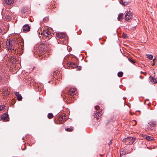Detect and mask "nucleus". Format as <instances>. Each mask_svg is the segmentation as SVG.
Listing matches in <instances>:
<instances>
[{"label":"nucleus","mask_w":157,"mask_h":157,"mask_svg":"<svg viewBox=\"0 0 157 157\" xmlns=\"http://www.w3.org/2000/svg\"><path fill=\"white\" fill-rule=\"evenodd\" d=\"M27 10V7H23L21 10V12L22 13H25Z\"/></svg>","instance_id":"a211bd4d"},{"label":"nucleus","mask_w":157,"mask_h":157,"mask_svg":"<svg viewBox=\"0 0 157 157\" xmlns=\"http://www.w3.org/2000/svg\"><path fill=\"white\" fill-rule=\"evenodd\" d=\"M48 20V18L47 17H45L43 19V21L44 22H47Z\"/></svg>","instance_id":"cd10ccee"},{"label":"nucleus","mask_w":157,"mask_h":157,"mask_svg":"<svg viewBox=\"0 0 157 157\" xmlns=\"http://www.w3.org/2000/svg\"><path fill=\"white\" fill-rule=\"evenodd\" d=\"M150 81L152 82H154V83H156L157 82V80L156 78H153L152 76H150L149 77Z\"/></svg>","instance_id":"dca6fc26"},{"label":"nucleus","mask_w":157,"mask_h":157,"mask_svg":"<svg viewBox=\"0 0 157 157\" xmlns=\"http://www.w3.org/2000/svg\"><path fill=\"white\" fill-rule=\"evenodd\" d=\"M64 39H57V42L58 44H64L65 42L64 41Z\"/></svg>","instance_id":"2eb2a0df"},{"label":"nucleus","mask_w":157,"mask_h":157,"mask_svg":"<svg viewBox=\"0 0 157 157\" xmlns=\"http://www.w3.org/2000/svg\"><path fill=\"white\" fill-rule=\"evenodd\" d=\"M95 115H94V117H96L97 119H98V117L99 116H101L102 114V110L100 111H96V113H94Z\"/></svg>","instance_id":"1a4fd4ad"},{"label":"nucleus","mask_w":157,"mask_h":157,"mask_svg":"<svg viewBox=\"0 0 157 157\" xmlns=\"http://www.w3.org/2000/svg\"><path fill=\"white\" fill-rule=\"evenodd\" d=\"M42 34L45 37H46V40H49L50 35V33L49 31L47 30H44L42 33Z\"/></svg>","instance_id":"20e7f679"},{"label":"nucleus","mask_w":157,"mask_h":157,"mask_svg":"<svg viewBox=\"0 0 157 157\" xmlns=\"http://www.w3.org/2000/svg\"><path fill=\"white\" fill-rule=\"evenodd\" d=\"M78 70H81V67H78L77 69Z\"/></svg>","instance_id":"f704fd0d"},{"label":"nucleus","mask_w":157,"mask_h":157,"mask_svg":"<svg viewBox=\"0 0 157 157\" xmlns=\"http://www.w3.org/2000/svg\"><path fill=\"white\" fill-rule=\"evenodd\" d=\"M120 3L121 4L124 6H126L128 5V2H127L124 1L123 0L121 1Z\"/></svg>","instance_id":"6ab92c4d"},{"label":"nucleus","mask_w":157,"mask_h":157,"mask_svg":"<svg viewBox=\"0 0 157 157\" xmlns=\"http://www.w3.org/2000/svg\"><path fill=\"white\" fill-rule=\"evenodd\" d=\"M145 138L149 141L152 140L154 139L153 137L148 136H146Z\"/></svg>","instance_id":"f3484780"},{"label":"nucleus","mask_w":157,"mask_h":157,"mask_svg":"<svg viewBox=\"0 0 157 157\" xmlns=\"http://www.w3.org/2000/svg\"><path fill=\"white\" fill-rule=\"evenodd\" d=\"M132 12L130 11H127L126 12L125 15V20L128 21L130 19H132Z\"/></svg>","instance_id":"7ed1b4c3"},{"label":"nucleus","mask_w":157,"mask_h":157,"mask_svg":"<svg viewBox=\"0 0 157 157\" xmlns=\"http://www.w3.org/2000/svg\"><path fill=\"white\" fill-rule=\"evenodd\" d=\"M1 31H2L1 29V28H0V33H1Z\"/></svg>","instance_id":"ea45409f"},{"label":"nucleus","mask_w":157,"mask_h":157,"mask_svg":"<svg viewBox=\"0 0 157 157\" xmlns=\"http://www.w3.org/2000/svg\"><path fill=\"white\" fill-rule=\"evenodd\" d=\"M6 45L7 46V48L11 51L12 52L15 53V50L14 51V49L12 43V41H10L9 40L8 41L6 42Z\"/></svg>","instance_id":"f03ea898"},{"label":"nucleus","mask_w":157,"mask_h":157,"mask_svg":"<svg viewBox=\"0 0 157 157\" xmlns=\"http://www.w3.org/2000/svg\"><path fill=\"white\" fill-rule=\"evenodd\" d=\"M120 154L121 156V155L125 154L126 153H125V152L124 153L123 151L121 152V151H120Z\"/></svg>","instance_id":"c756f323"},{"label":"nucleus","mask_w":157,"mask_h":157,"mask_svg":"<svg viewBox=\"0 0 157 157\" xmlns=\"http://www.w3.org/2000/svg\"><path fill=\"white\" fill-rule=\"evenodd\" d=\"M45 48H43V49L42 48L41 49H40L39 51L41 52H42L43 53H44V52H45Z\"/></svg>","instance_id":"a878e982"},{"label":"nucleus","mask_w":157,"mask_h":157,"mask_svg":"<svg viewBox=\"0 0 157 157\" xmlns=\"http://www.w3.org/2000/svg\"><path fill=\"white\" fill-rule=\"evenodd\" d=\"M123 14L122 13H120L118 15L117 17V20L120 21H121L123 18Z\"/></svg>","instance_id":"ddd939ff"},{"label":"nucleus","mask_w":157,"mask_h":157,"mask_svg":"<svg viewBox=\"0 0 157 157\" xmlns=\"http://www.w3.org/2000/svg\"><path fill=\"white\" fill-rule=\"evenodd\" d=\"M136 139L131 137H129L124 138L122 140L124 143H126V144L131 145L133 144Z\"/></svg>","instance_id":"f257e3e1"},{"label":"nucleus","mask_w":157,"mask_h":157,"mask_svg":"<svg viewBox=\"0 0 157 157\" xmlns=\"http://www.w3.org/2000/svg\"><path fill=\"white\" fill-rule=\"evenodd\" d=\"M6 21H10L11 19V18L10 16L8 15H6L5 17Z\"/></svg>","instance_id":"aec40b11"},{"label":"nucleus","mask_w":157,"mask_h":157,"mask_svg":"<svg viewBox=\"0 0 157 157\" xmlns=\"http://www.w3.org/2000/svg\"><path fill=\"white\" fill-rule=\"evenodd\" d=\"M76 91V88H71L70 90L68 92V94L69 95H73L75 94Z\"/></svg>","instance_id":"0eeeda50"},{"label":"nucleus","mask_w":157,"mask_h":157,"mask_svg":"<svg viewBox=\"0 0 157 157\" xmlns=\"http://www.w3.org/2000/svg\"><path fill=\"white\" fill-rule=\"evenodd\" d=\"M53 117V114L51 113H49L48 114V117L49 119H51Z\"/></svg>","instance_id":"412c9836"},{"label":"nucleus","mask_w":157,"mask_h":157,"mask_svg":"<svg viewBox=\"0 0 157 157\" xmlns=\"http://www.w3.org/2000/svg\"><path fill=\"white\" fill-rule=\"evenodd\" d=\"M100 156H101V154H100Z\"/></svg>","instance_id":"a19ab883"},{"label":"nucleus","mask_w":157,"mask_h":157,"mask_svg":"<svg viewBox=\"0 0 157 157\" xmlns=\"http://www.w3.org/2000/svg\"><path fill=\"white\" fill-rule=\"evenodd\" d=\"M147 130H149V129H151V130H152L153 129H151V128H148H148H147Z\"/></svg>","instance_id":"72a5a7b5"},{"label":"nucleus","mask_w":157,"mask_h":157,"mask_svg":"<svg viewBox=\"0 0 157 157\" xmlns=\"http://www.w3.org/2000/svg\"><path fill=\"white\" fill-rule=\"evenodd\" d=\"M140 78H141V79H142L144 77L143 76H142L140 75Z\"/></svg>","instance_id":"473e14b6"},{"label":"nucleus","mask_w":157,"mask_h":157,"mask_svg":"<svg viewBox=\"0 0 157 157\" xmlns=\"http://www.w3.org/2000/svg\"><path fill=\"white\" fill-rule=\"evenodd\" d=\"M112 140H111L110 142L109 143V146H110V145L112 144Z\"/></svg>","instance_id":"2f4dec72"},{"label":"nucleus","mask_w":157,"mask_h":157,"mask_svg":"<svg viewBox=\"0 0 157 157\" xmlns=\"http://www.w3.org/2000/svg\"><path fill=\"white\" fill-rule=\"evenodd\" d=\"M15 94L17 96V98L18 101H21L22 100V97L21 94H19V92H15Z\"/></svg>","instance_id":"9b49d317"},{"label":"nucleus","mask_w":157,"mask_h":157,"mask_svg":"<svg viewBox=\"0 0 157 157\" xmlns=\"http://www.w3.org/2000/svg\"><path fill=\"white\" fill-rule=\"evenodd\" d=\"M5 2L7 4L11 5L14 2L13 0H4Z\"/></svg>","instance_id":"4468645a"},{"label":"nucleus","mask_w":157,"mask_h":157,"mask_svg":"<svg viewBox=\"0 0 157 157\" xmlns=\"http://www.w3.org/2000/svg\"><path fill=\"white\" fill-rule=\"evenodd\" d=\"M30 29V26L28 24L24 25L22 28V30L25 33H27L29 31Z\"/></svg>","instance_id":"423d86ee"},{"label":"nucleus","mask_w":157,"mask_h":157,"mask_svg":"<svg viewBox=\"0 0 157 157\" xmlns=\"http://www.w3.org/2000/svg\"><path fill=\"white\" fill-rule=\"evenodd\" d=\"M128 60L130 62L132 63H135V62L133 60L130 59L128 58Z\"/></svg>","instance_id":"c85d7f7f"},{"label":"nucleus","mask_w":157,"mask_h":157,"mask_svg":"<svg viewBox=\"0 0 157 157\" xmlns=\"http://www.w3.org/2000/svg\"><path fill=\"white\" fill-rule=\"evenodd\" d=\"M5 108V106L2 105H0V111H2Z\"/></svg>","instance_id":"bb28decb"},{"label":"nucleus","mask_w":157,"mask_h":157,"mask_svg":"<svg viewBox=\"0 0 157 157\" xmlns=\"http://www.w3.org/2000/svg\"><path fill=\"white\" fill-rule=\"evenodd\" d=\"M11 59H14V57L13 56L11 57Z\"/></svg>","instance_id":"c9c22d12"},{"label":"nucleus","mask_w":157,"mask_h":157,"mask_svg":"<svg viewBox=\"0 0 157 157\" xmlns=\"http://www.w3.org/2000/svg\"><path fill=\"white\" fill-rule=\"evenodd\" d=\"M56 37L58 38V39H64L65 37V35L63 33H57L56 34Z\"/></svg>","instance_id":"6e6552de"},{"label":"nucleus","mask_w":157,"mask_h":157,"mask_svg":"<svg viewBox=\"0 0 157 157\" xmlns=\"http://www.w3.org/2000/svg\"><path fill=\"white\" fill-rule=\"evenodd\" d=\"M99 108V107L98 105H96L95 106V109L97 110H98Z\"/></svg>","instance_id":"7c9ffc66"},{"label":"nucleus","mask_w":157,"mask_h":157,"mask_svg":"<svg viewBox=\"0 0 157 157\" xmlns=\"http://www.w3.org/2000/svg\"><path fill=\"white\" fill-rule=\"evenodd\" d=\"M1 119L4 121H9V118L8 113H6L2 114L1 117Z\"/></svg>","instance_id":"39448f33"},{"label":"nucleus","mask_w":157,"mask_h":157,"mask_svg":"<svg viewBox=\"0 0 157 157\" xmlns=\"http://www.w3.org/2000/svg\"><path fill=\"white\" fill-rule=\"evenodd\" d=\"M65 119V117L64 115L63 116V115H62L60 116V117L59 118V120L60 121H62L64 120V119Z\"/></svg>","instance_id":"393cba45"},{"label":"nucleus","mask_w":157,"mask_h":157,"mask_svg":"<svg viewBox=\"0 0 157 157\" xmlns=\"http://www.w3.org/2000/svg\"><path fill=\"white\" fill-rule=\"evenodd\" d=\"M123 73L122 71H120L117 74L118 76L119 77H121L123 76Z\"/></svg>","instance_id":"4be33fe9"},{"label":"nucleus","mask_w":157,"mask_h":157,"mask_svg":"<svg viewBox=\"0 0 157 157\" xmlns=\"http://www.w3.org/2000/svg\"><path fill=\"white\" fill-rule=\"evenodd\" d=\"M1 50V43L0 42V51Z\"/></svg>","instance_id":"e433bc0d"},{"label":"nucleus","mask_w":157,"mask_h":157,"mask_svg":"<svg viewBox=\"0 0 157 157\" xmlns=\"http://www.w3.org/2000/svg\"><path fill=\"white\" fill-rule=\"evenodd\" d=\"M73 127H70L69 128H67L65 129V130L67 131L70 132V131H72V130H73Z\"/></svg>","instance_id":"b1692460"},{"label":"nucleus","mask_w":157,"mask_h":157,"mask_svg":"<svg viewBox=\"0 0 157 157\" xmlns=\"http://www.w3.org/2000/svg\"><path fill=\"white\" fill-rule=\"evenodd\" d=\"M67 64L68 67H72L73 68H75L77 66V64L75 63H69Z\"/></svg>","instance_id":"f8f14e48"},{"label":"nucleus","mask_w":157,"mask_h":157,"mask_svg":"<svg viewBox=\"0 0 157 157\" xmlns=\"http://www.w3.org/2000/svg\"><path fill=\"white\" fill-rule=\"evenodd\" d=\"M147 58L151 60L152 59L153 57V56L152 55L147 54Z\"/></svg>","instance_id":"5701e85b"},{"label":"nucleus","mask_w":157,"mask_h":157,"mask_svg":"<svg viewBox=\"0 0 157 157\" xmlns=\"http://www.w3.org/2000/svg\"><path fill=\"white\" fill-rule=\"evenodd\" d=\"M156 121H151L148 123L149 125L151 127H155L156 125Z\"/></svg>","instance_id":"9d476101"},{"label":"nucleus","mask_w":157,"mask_h":157,"mask_svg":"<svg viewBox=\"0 0 157 157\" xmlns=\"http://www.w3.org/2000/svg\"><path fill=\"white\" fill-rule=\"evenodd\" d=\"M54 75H57L56 72V71H55V72H54Z\"/></svg>","instance_id":"4c0bfd02"},{"label":"nucleus","mask_w":157,"mask_h":157,"mask_svg":"<svg viewBox=\"0 0 157 157\" xmlns=\"http://www.w3.org/2000/svg\"><path fill=\"white\" fill-rule=\"evenodd\" d=\"M2 80L1 76H0V82H1V80Z\"/></svg>","instance_id":"58836bf2"}]
</instances>
